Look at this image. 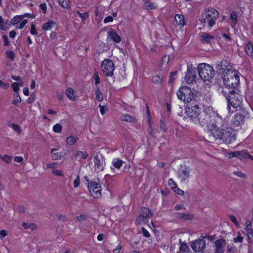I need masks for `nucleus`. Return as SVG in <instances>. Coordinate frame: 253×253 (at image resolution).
I'll use <instances>...</instances> for the list:
<instances>
[{
  "label": "nucleus",
  "mask_w": 253,
  "mask_h": 253,
  "mask_svg": "<svg viewBox=\"0 0 253 253\" xmlns=\"http://www.w3.org/2000/svg\"><path fill=\"white\" fill-rule=\"evenodd\" d=\"M192 249L195 253H203L206 248V242L204 239H198L191 244Z\"/></svg>",
  "instance_id": "9b49d317"
},
{
  "label": "nucleus",
  "mask_w": 253,
  "mask_h": 253,
  "mask_svg": "<svg viewBox=\"0 0 253 253\" xmlns=\"http://www.w3.org/2000/svg\"><path fill=\"white\" fill-rule=\"evenodd\" d=\"M66 94L67 97L71 100H75L77 98V95L73 88L68 87L66 90Z\"/></svg>",
  "instance_id": "a211bd4d"
},
{
  "label": "nucleus",
  "mask_w": 253,
  "mask_h": 253,
  "mask_svg": "<svg viewBox=\"0 0 253 253\" xmlns=\"http://www.w3.org/2000/svg\"><path fill=\"white\" fill-rule=\"evenodd\" d=\"M243 240V237L239 234L236 238L234 239V243H242Z\"/></svg>",
  "instance_id": "de8ad7c7"
},
{
  "label": "nucleus",
  "mask_w": 253,
  "mask_h": 253,
  "mask_svg": "<svg viewBox=\"0 0 253 253\" xmlns=\"http://www.w3.org/2000/svg\"><path fill=\"white\" fill-rule=\"evenodd\" d=\"M154 214L148 208L142 207L141 209L140 216L143 218H150L153 217Z\"/></svg>",
  "instance_id": "2eb2a0df"
},
{
  "label": "nucleus",
  "mask_w": 253,
  "mask_h": 253,
  "mask_svg": "<svg viewBox=\"0 0 253 253\" xmlns=\"http://www.w3.org/2000/svg\"><path fill=\"white\" fill-rule=\"evenodd\" d=\"M115 64H101V69L107 77L113 75Z\"/></svg>",
  "instance_id": "ddd939ff"
},
{
  "label": "nucleus",
  "mask_w": 253,
  "mask_h": 253,
  "mask_svg": "<svg viewBox=\"0 0 253 253\" xmlns=\"http://www.w3.org/2000/svg\"><path fill=\"white\" fill-rule=\"evenodd\" d=\"M121 120L123 121L133 123L135 121V118L128 114H125L121 117Z\"/></svg>",
  "instance_id": "5701e85b"
},
{
  "label": "nucleus",
  "mask_w": 253,
  "mask_h": 253,
  "mask_svg": "<svg viewBox=\"0 0 253 253\" xmlns=\"http://www.w3.org/2000/svg\"><path fill=\"white\" fill-rule=\"evenodd\" d=\"M152 81L154 84H160L162 83V79L159 75H156L152 77Z\"/></svg>",
  "instance_id": "ea45409f"
},
{
  "label": "nucleus",
  "mask_w": 253,
  "mask_h": 253,
  "mask_svg": "<svg viewBox=\"0 0 253 253\" xmlns=\"http://www.w3.org/2000/svg\"><path fill=\"white\" fill-rule=\"evenodd\" d=\"M185 113L195 124H199L201 126L207 124L210 119V115L205 112H201V108L197 104L187 105Z\"/></svg>",
  "instance_id": "f257e3e1"
},
{
  "label": "nucleus",
  "mask_w": 253,
  "mask_h": 253,
  "mask_svg": "<svg viewBox=\"0 0 253 253\" xmlns=\"http://www.w3.org/2000/svg\"><path fill=\"white\" fill-rule=\"evenodd\" d=\"M2 39H3V44H4V45L5 46H7L9 44V42H8V37L5 36V35H3L2 36Z\"/></svg>",
  "instance_id": "69168bd1"
},
{
  "label": "nucleus",
  "mask_w": 253,
  "mask_h": 253,
  "mask_svg": "<svg viewBox=\"0 0 253 253\" xmlns=\"http://www.w3.org/2000/svg\"><path fill=\"white\" fill-rule=\"evenodd\" d=\"M175 20L178 25L184 26L185 25L184 17L182 15L176 14L175 16Z\"/></svg>",
  "instance_id": "4be33fe9"
},
{
  "label": "nucleus",
  "mask_w": 253,
  "mask_h": 253,
  "mask_svg": "<svg viewBox=\"0 0 253 253\" xmlns=\"http://www.w3.org/2000/svg\"><path fill=\"white\" fill-rule=\"evenodd\" d=\"M227 88L221 87L220 91L227 99L228 110L230 111L231 106L235 109L240 107L243 98L241 91L237 89L227 90Z\"/></svg>",
  "instance_id": "f03ea898"
},
{
  "label": "nucleus",
  "mask_w": 253,
  "mask_h": 253,
  "mask_svg": "<svg viewBox=\"0 0 253 253\" xmlns=\"http://www.w3.org/2000/svg\"><path fill=\"white\" fill-rule=\"evenodd\" d=\"M77 13L79 15V16H80V17L82 19V20H85L86 18H87L89 16L88 14L87 13H82L81 12H80L79 11H77Z\"/></svg>",
  "instance_id": "37998d69"
},
{
  "label": "nucleus",
  "mask_w": 253,
  "mask_h": 253,
  "mask_svg": "<svg viewBox=\"0 0 253 253\" xmlns=\"http://www.w3.org/2000/svg\"><path fill=\"white\" fill-rule=\"evenodd\" d=\"M6 53L8 58H10L11 59H13L14 58L15 54L13 51L8 50L6 52Z\"/></svg>",
  "instance_id": "603ef678"
},
{
  "label": "nucleus",
  "mask_w": 253,
  "mask_h": 253,
  "mask_svg": "<svg viewBox=\"0 0 253 253\" xmlns=\"http://www.w3.org/2000/svg\"><path fill=\"white\" fill-rule=\"evenodd\" d=\"M6 25H10L9 21L8 20L4 21L2 16H0V29L4 30L6 27L5 26Z\"/></svg>",
  "instance_id": "2f4dec72"
},
{
  "label": "nucleus",
  "mask_w": 253,
  "mask_h": 253,
  "mask_svg": "<svg viewBox=\"0 0 253 253\" xmlns=\"http://www.w3.org/2000/svg\"><path fill=\"white\" fill-rule=\"evenodd\" d=\"M77 155L78 156H79L80 158L85 159L87 158L88 154L86 152H83L81 151H78L77 153Z\"/></svg>",
  "instance_id": "58836bf2"
},
{
  "label": "nucleus",
  "mask_w": 253,
  "mask_h": 253,
  "mask_svg": "<svg viewBox=\"0 0 253 253\" xmlns=\"http://www.w3.org/2000/svg\"><path fill=\"white\" fill-rule=\"evenodd\" d=\"M86 218V215L84 214H81L77 216V219L79 221H82L85 220Z\"/></svg>",
  "instance_id": "338daca9"
},
{
  "label": "nucleus",
  "mask_w": 253,
  "mask_h": 253,
  "mask_svg": "<svg viewBox=\"0 0 253 253\" xmlns=\"http://www.w3.org/2000/svg\"><path fill=\"white\" fill-rule=\"evenodd\" d=\"M168 184L169 185L171 186V188L172 189H174V188L177 186L176 184L172 178H170L169 179Z\"/></svg>",
  "instance_id": "09e8293b"
},
{
  "label": "nucleus",
  "mask_w": 253,
  "mask_h": 253,
  "mask_svg": "<svg viewBox=\"0 0 253 253\" xmlns=\"http://www.w3.org/2000/svg\"><path fill=\"white\" fill-rule=\"evenodd\" d=\"M55 22L52 20H49L47 22L44 23L42 26V29L43 30H50L53 26H55Z\"/></svg>",
  "instance_id": "aec40b11"
},
{
  "label": "nucleus",
  "mask_w": 253,
  "mask_h": 253,
  "mask_svg": "<svg viewBox=\"0 0 253 253\" xmlns=\"http://www.w3.org/2000/svg\"><path fill=\"white\" fill-rule=\"evenodd\" d=\"M177 98L185 103H189L192 100H197L198 96L192 90L186 86H181L176 92Z\"/></svg>",
  "instance_id": "423d86ee"
},
{
  "label": "nucleus",
  "mask_w": 253,
  "mask_h": 253,
  "mask_svg": "<svg viewBox=\"0 0 253 253\" xmlns=\"http://www.w3.org/2000/svg\"><path fill=\"white\" fill-rule=\"evenodd\" d=\"M234 174L238 176V177L244 178L246 177V174L245 173H244L240 171H234L233 172Z\"/></svg>",
  "instance_id": "bf43d9fd"
},
{
  "label": "nucleus",
  "mask_w": 253,
  "mask_h": 253,
  "mask_svg": "<svg viewBox=\"0 0 253 253\" xmlns=\"http://www.w3.org/2000/svg\"><path fill=\"white\" fill-rule=\"evenodd\" d=\"M144 8L147 10H152L156 8V6L153 3L150 2L149 1H146L144 4Z\"/></svg>",
  "instance_id": "473e14b6"
},
{
  "label": "nucleus",
  "mask_w": 253,
  "mask_h": 253,
  "mask_svg": "<svg viewBox=\"0 0 253 253\" xmlns=\"http://www.w3.org/2000/svg\"><path fill=\"white\" fill-rule=\"evenodd\" d=\"M169 61V56L165 55L162 57L163 63H168Z\"/></svg>",
  "instance_id": "e2e57ef3"
},
{
  "label": "nucleus",
  "mask_w": 253,
  "mask_h": 253,
  "mask_svg": "<svg viewBox=\"0 0 253 253\" xmlns=\"http://www.w3.org/2000/svg\"><path fill=\"white\" fill-rule=\"evenodd\" d=\"M11 126H12V128L15 131L18 132V133H21V129L19 125L15 124L14 123H12L11 124Z\"/></svg>",
  "instance_id": "a18cd8bd"
},
{
  "label": "nucleus",
  "mask_w": 253,
  "mask_h": 253,
  "mask_svg": "<svg viewBox=\"0 0 253 253\" xmlns=\"http://www.w3.org/2000/svg\"><path fill=\"white\" fill-rule=\"evenodd\" d=\"M215 253H224V248L225 246V241L223 239L216 240L215 242Z\"/></svg>",
  "instance_id": "4468645a"
},
{
  "label": "nucleus",
  "mask_w": 253,
  "mask_h": 253,
  "mask_svg": "<svg viewBox=\"0 0 253 253\" xmlns=\"http://www.w3.org/2000/svg\"><path fill=\"white\" fill-rule=\"evenodd\" d=\"M61 158V154L55 153L52 155V159L53 160H58Z\"/></svg>",
  "instance_id": "0e129e2a"
},
{
  "label": "nucleus",
  "mask_w": 253,
  "mask_h": 253,
  "mask_svg": "<svg viewBox=\"0 0 253 253\" xmlns=\"http://www.w3.org/2000/svg\"><path fill=\"white\" fill-rule=\"evenodd\" d=\"M240 73L237 70H228L223 77L224 86L227 87V90L236 89L240 84Z\"/></svg>",
  "instance_id": "7ed1b4c3"
},
{
  "label": "nucleus",
  "mask_w": 253,
  "mask_h": 253,
  "mask_svg": "<svg viewBox=\"0 0 253 253\" xmlns=\"http://www.w3.org/2000/svg\"><path fill=\"white\" fill-rule=\"evenodd\" d=\"M14 99L11 101V103L14 106L20 103L22 101L21 97L18 92L15 93L13 95Z\"/></svg>",
  "instance_id": "bb28decb"
},
{
  "label": "nucleus",
  "mask_w": 253,
  "mask_h": 253,
  "mask_svg": "<svg viewBox=\"0 0 253 253\" xmlns=\"http://www.w3.org/2000/svg\"><path fill=\"white\" fill-rule=\"evenodd\" d=\"M216 68H217V71H216L217 73H218V74H222L223 71V67H227L228 65H226V64H216Z\"/></svg>",
  "instance_id": "79ce46f5"
},
{
  "label": "nucleus",
  "mask_w": 253,
  "mask_h": 253,
  "mask_svg": "<svg viewBox=\"0 0 253 253\" xmlns=\"http://www.w3.org/2000/svg\"><path fill=\"white\" fill-rule=\"evenodd\" d=\"M62 129V126L60 124H56L53 126V130L56 133H59Z\"/></svg>",
  "instance_id": "e433bc0d"
},
{
  "label": "nucleus",
  "mask_w": 253,
  "mask_h": 253,
  "mask_svg": "<svg viewBox=\"0 0 253 253\" xmlns=\"http://www.w3.org/2000/svg\"><path fill=\"white\" fill-rule=\"evenodd\" d=\"M93 78L94 80V84L96 85L100 83V79L98 76L97 72L96 71H95L93 73Z\"/></svg>",
  "instance_id": "c9c22d12"
},
{
  "label": "nucleus",
  "mask_w": 253,
  "mask_h": 253,
  "mask_svg": "<svg viewBox=\"0 0 253 253\" xmlns=\"http://www.w3.org/2000/svg\"><path fill=\"white\" fill-rule=\"evenodd\" d=\"M217 139L222 140L227 144H231L236 140L235 133L233 129L227 126L222 128L218 132L215 133V135L211 137V142L216 141Z\"/></svg>",
  "instance_id": "20e7f679"
},
{
  "label": "nucleus",
  "mask_w": 253,
  "mask_h": 253,
  "mask_svg": "<svg viewBox=\"0 0 253 253\" xmlns=\"http://www.w3.org/2000/svg\"><path fill=\"white\" fill-rule=\"evenodd\" d=\"M247 153L248 151L247 150L237 151V158L241 160H245L247 159Z\"/></svg>",
  "instance_id": "393cba45"
},
{
  "label": "nucleus",
  "mask_w": 253,
  "mask_h": 253,
  "mask_svg": "<svg viewBox=\"0 0 253 253\" xmlns=\"http://www.w3.org/2000/svg\"><path fill=\"white\" fill-rule=\"evenodd\" d=\"M80 176L77 175L76 178L74 180L73 182L74 187L75 188H77L80 185Z\"/></svg>",
  "instance_id": "3c124183"
},
{
  "label": "nucleus",
  "mask_w": 253,
  "mask_h": 253,
  "mask_svg": "<svg viewBox=\"0 0 253 253\" xmlns=\"http://www.w3.org/2000/svg\"><path fill=\"white\" fill-rule=\"evenodd\" d=\"M205 126H207L210 129L209 138L215 135V133L218 132L222 128H224L227 126L225 121L219 116H212V118L209 119L208 123Z\"/></svg>",
  "instance_id": "39448f33"
},
{
  "label": "nucleus",
  "mask_w": 253,
  "mask_h": 253,
  "mask_svg": "<svg viewBox=\"0 0 253 253\" xmlns=\"http://www.w3.org/2000/svg\"><path fill=\"white\" fill-rule=\"evenodd\" d=\"M23 16L22 15H17L14 16L11 20L10 23L13 25H16L19 22L23 19Z\"/></svg>",
  "instance_id": "c85d7f7f"
},
{
  "label": "nucleus",
  "mask_w": 253,
  "mask_h": 253,
  "mask_svg": "<svg viewBox=\"0 0 253 253\" xmlns=\"http://www.w3.org/2000/svg\"><path fill=\"white\" fill-rule=\"evenodd\" d=\"M88 190L91 196L94 198L101 197L102 188L100 184L95 181H91L90 185L87 186Z\"/></svg>",
  "instance_id": "1a4fd4ad"
},
{
  "label": "nucleus",
  "mask_w": 253,
  "mask_h": 253,
  "mask_svg": "<svg viewBox=\"0 0 253 253\" xmlns=\"http://www.w3.org/2000/svg\"><path fill=\"white\" fill-rule=\"evenodd\" d=\"M197 68L199 75L204 82L210 81L213 79L215 71L210 64H198Z\"/></svg>",
  "instance_id": "0eeeda50"
},
{
  "label": "nucleus",
  "mask_w": 253,
  "mask_h": 253,
  "mask_svg": "<svg viewBox=\"0 0 253 253\" xmlns=\"http://www.w3.org/2000/svg\"><path fill=\"white\" fill-rule=\"evenodd\" d=\"M7 235V232L5 230H0V238L1 240L4 238Z\"/></svg>",
  "instance_id": "052dcab7"
},
{
  "label": "nucleus",
  "mask_w": 253,
  "mask_h": 253,
  "mask_svg": "<svg viewBox=\"0 0 253 253\" xmlns=\"http://www.w3.org/2000/svg\"><path fill=\"white\" fill-rule=\"evenodd\" d=\"M238 15L237 13L235 12H232L231 14L230 19L234 22V24H236L237 23Z\"/></svg>",
  "instance_id": "49530a36"
},
{
  "label": "nucleus",
  "mask_w": 253,
  "mask_h": 253,
  "mask_svg": "<svg viewBox=\"0 0 253 253\" xmlns=\"http://www.w3.org/2000/svg\"><path fill=\"white\" fill-rule=\"evenodd\" d=\"M178 217L182 220H192L193 219V216L192 214L188 213H182L178 212L177 213Z\"/></svg>",
  "instance_id": "b1692460"
},
{
  "label": "nucleus",
  "mask_w": 253,
  "mask_h": 253,
  "mask_svg": "<svg viewBox=\"0 0 253 253\" xmlns=\"http://www.w3.org/2000/svg\"><path fill=\"white\" fill-rule=\"evenodd\" d=\"M30 33L32 35H37L38 33L36 31L35 25L32 23L31 24V28L30 30Z\"/></svg>",
  "instance_id": "864d4df0"
},
{
  "label": "nucleus",
  "mask_w": 253,
  "mask_h": 253,
  "mask_svg": "<svg viewBox=\"0 0 253 253\" xmlns=\"http://www.w3.org/2000/svg\"><path fill=\"white\" fill-rule=\"evenodd\" d=\"M141 231H142L143 235L144 237H145L146 238H149L150 237L151 235H150V233L144 227H142Z\"/></svg>",
  "instance_id": "8fccbe9b"
},
{
  "label": "nucleus",
  "mask_w": 253,
  "mask_h": 253,
  "mask_svg": "<svg viewBox=\"0 0 253 253\" xmlns=\"http://www.w3.org/2000/svg\"><path fill=\"white\" fill-rule=\"evenodd\" d=\"M245 116L242 114L239 113L234 115L231 121V125L233 127L241 126L243 125Z\"/></svg>",
  "instance_id": "f8f14e48"
},
{
  "label": "nucleus",
  "mask_w": 253,
  "mask_h": 253,
  "mask_svg": "<svg viewBox=\"0 0 253 253\" xmlns=\"http://www.w3.org/2000/svg\"><path fill=\"white\" fill-rule=\"evenodd\" d=\"M187 71L185 77L186 82L188 84H193L196 82L197 79L196 69H193L192 68V64H187Z\"/></svg>",
  "instance_id": "9d476101"
},
{
  "label": "nucleus",
  "mask_w": 253,
  "mask_h": 253,
  "mask_svg": "<svg viewBox=\"0 0 253 253\" xmlns=\"http://www.w3.org/2000/svg\"><path fill=\"white\" fill-rule=\"evenodd\" d=\"M245 50L248 55L253 56V46L250 42L248 43L246 45Z\"/></svg>",
  "instance_id": "cd10ccee"
},
{
  "label": "nucleus",
  "mask_w": 253,
  "mask_h": 253,
  "mask_svg": "<svg viewBox=\"0 0 253 253\" xmlns=\"http://www.w3.org/2000/svg\"><path fill=\"white\" fill-rule=\"evenodd\" d=\"M59 3L64 8H68L70 7V0H58Z\"/></svg>",
  "instance_id": "7c9ffc66"
},
{
  "label": "nucleus",
  "mask_w": 253,
  "mask_h": 253,
  "mask_svg": "<svg viewBox=\"0 0 253 253\" xmlns=\"http://www.w3.org/2000/svg\"><path fill=\"white\" fill-rule=\"evenodd\" d=\"M179 176L182 180H185L189 177V170L187 168H184L179 171Z\"/></svg>",
  "instance_id": "6ab92c4d"
},
{
  "label": "nucleus",
  "mask_w": 253,
  "mask_h": 253,
  "mask_svg": "<svg viewBox=\"0 0 253 253\" xmlns=\"http://www.w3.org/2000/svg\"><path fill=\"white\" fill-rule=\"evenodd\" d=\"M122 248V246L121 244L118 245L116 248L113 250V253H120V251Z\"/></svg>",
  "instance_id": "4d7b16f0"
},
{
  "label": "nucleus",
  "mask_w": 253,
  "mask_h": 253,
  "mask_svg": "<svg viewBox=\"0 0 253 253\" xmlns=\"http://www.w3.org/2000/svg\"><path fill=\"white\" fill-rule=\"evenodd\" d=\"M94 166L96 169L98 171H102L104 170V163L101 161L97 156L94 157Z\"/></svg>",
  "instance_id": "dca6fc26"
},
{
  "label": "nucleus",
  "mask_w": 253,
  "mask_h": 253,
  "mask_svg": "<svg viewBox=\"0 0 253 253\" xmlns=\"http://www.w3.org/2000/svg\"><path fill=\"white\" fill-rule=\"evenodd\" d=\"M78 138L76 136H69L67 138L66 142L69 145H72L77 142Z\"/></svg>",
  "instance_id": "c756f323"
},
{
  "label": "nucleus",
  "mask_w": 253,
  "mask_h": 253,
  "mask_svg": "<svg viewBox=\"0 0 253 253\" xmlns=\"http://www.w3.org/2000/svg\"><path fill=\"white\" fill-rule=\"evenodd\" d=\"M0 159L3 161L7 164H9L11 162L12 157L7 155H4L3 156L0 155Z\"/></svg>",
  "instance_id": "72a5a7b5"
},
{
  "label": "nucleus",
  "mask_w": 253,
  "mask_h": 253,
  "mask_svg": "<svg viewBox=\"0 0 253 253\" xmlns=\"http://www.w3.org/2000/svg\"><path fill=\"white\" fill-rule=\"evenodd\" d=\"M35 94L33 92L30 95V96L28 97V98L26 100V102L28 104H32L35 101Z\"/></svg>",
  "instance_id": "c03bdc74"
},
{
  "label": "nucleus",
  "mask_w": 253,
  "mask_h": 253,
  "mask_svg": "<svg viewBox=\"0 0 253 253\" xmlns=\"http://www.w3.org/2000/svg\"><path fill=\"white\" fill-rule=\"evenodd\" d=\"M108 36L115 42L119 43L121 40L120 36L114 31L111 30L108 32Z\"/></svg>",
  "instance_id": "f3484780"
},
{
  "label": "nucleus",
  "mask_w": 253,
  "mask_h": 253,
  "mask_svg": "<svg viewBox=\"0 0 253 253\" xmlns=\"http://www.w3.org/2000/svg\"><path fill=\"white\" fill-rule=\"evenodd\" d=\"M229 218L230 220L235 225H237L238 224V221L236 217L233 215H229Z\"/></svg>",
  "instance_id": "13d9d810"
},
{
  "label": "nucleus",
  "mask_w": 253,
  "mask_h": 253,
  "mask_svg": "<svg viewBox=\"0 0 253 253\" xmlns=\"http://www.w3.org/2000/svg\"><path fill=\"white\" fill-rule=\"evenodd\" d=\"M113 163L115 168L119 169L122 166L124 162L122 160L118 159L116 161H113Z\"/></svg>",
  "instance_id": "f704fd0d"
},
{
  "label": "nucleus",
  "mask_w": 253,
  "mask_h": 253,
  "mask_svg": "<svg viewBox=\"0 0 253 253\" xmlns=\"http://www.w3.org/2000/svg\"><path fill=\"white\" fill-rule=\"evenodd\" d=\"M40 7L44 13L47 12V7L45 3H43L40 4Z\"/></svg>",
  "instance_id": "6e6d98bb"
},
{
  "label": "nucleus",
  "mask_w": 253,
  "mask_h": 253,
  "mask_svg": "<svg viewBox=\"0 0 253 253\" xmlns=\"http://www.w3.org/2000/svg\"><path fill=\"white\" fill-rule=\"evenodd\" d=\"M200 37L201 40L207 43H210L211 41L213 39V37L212 36H211L207 33H203L201 35Z\"/></svg>",
  "instance_id": "412c9836"
},
{
  "label": "nucleus",
  "mask_w": 253,
  "mask_h": 253,
  "mask_svg": "<svg viewBox=\"0 0 253 253\" xmlns=\"http://www.w3.org/2000/svg\"><path fill=\"white\" fill-rule=\"evenodd\" d=\"M177 194L182 196L184 194V192L183 190L180 189L177 186L174 188L173 190Z\"/></svg>",
  "instance_id": "5fc2aeb1"
},
{
  "label": "nucleus",
  "mask_w": 253,
  "mask_h": 253,
  "mask_svg": "<svg viewBox=\"0 0 253 253\" xmlns=\"http://www.w3.org/2000/svg\"><path fill=\"white\" fill-rule=\"evenodd\" d=\"M113 20V16H108L106 17L104 19V22L105 23H107L109 22H112Z\"/></svg>",
  "instance_id": "774afa93"
},
{
  "label": "nucleus",
  "mask_w": 253,
  "mask_h": 253,
  "mask_svg": "<svg viewBox=\"0 0 253 253\" xmlns=\"http://www.w3.org/2000/svg\"><path fill=\"white\" fill-rule=\"evenodd\" d=\"M95 99L98 102H102L103 100V96L100 91V88L98 87L95 90Z\"/></svg>",
  "instance_id": "a878e982"
},
{
  "label": "nucleus",
  "mask_w": 253,
  "mask_h": 253,
  "mask_svg": "<svg viewBox=\"0 0 253 253\" xmlns=\"http://www.w3.org/2000/svg\"><path fill=\"white\" fill-rule=\"evenodd\" d=\"M179 242L180 244V246L179 247V250L181 252L185 253L186 252V250L188 249L187 246L185 243H182L181 240L179 239Z\"/></svg>",
  "instance_id": "4c0bfd02"
},
{
  "label": "nucleus",
  "mask_w": 253,
  "mask_h": 253,
  "mask_svg": "<svg viewBox=\"0 0 253 253\" xmlns=\"http://www.w3.org/2000/svg\"><path fill=\"white\" fill-rule=\"evenodd\" d=\"M218 17V12L214 9H209L206 11L200 20L202 23L208 22L210 27H212L215 24V20Z\"/></svg>",
  "instance_id": "6e6552de"
},
{
  "label": "nucleus",
  "mask_w": 253,
  "mask_h": 253,
  "mask_svg": "<svg viewBox=\"0 0 253 253\" xmlns=\"http://www.w3.org/2000/svg\"><path fill=\"white\" fill-rule=\"evenodd\" d=\"M22 85V83H18L17 82H14L11 84V87L15 93L18 92L19 90V85Z\"/></svg>",
  "instance_id": "a19ab883"
},
{
  "label": "nucleus",
  "mask_w": 253,
  "mask_h": 253,
  "mask_svg": "<svg viewBox=\"0 0 253 253\" xmlns=\"http://www.w3.org/2000/svg\"><path fill=\"white\" fill-rule=\"evenodd\" d=\"M21 22L20 23V24L18 27L19 29H23L25 25L27 23L28 20L27 19L22 20Z\"/></svg>",
  "instance_id": "680f3d73"
}]
</instances>
